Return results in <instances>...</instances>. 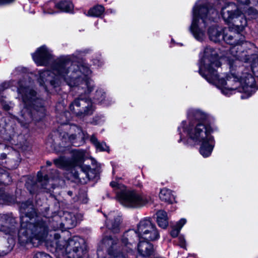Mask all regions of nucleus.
<instances>
[{
	"label": "nucleus",
	"mask_w": 258,
	"mask_h": 258,
	"mask_svg": "<svg viewBox=\"0 0 258 258\" xmlns=\"http://www.w3.org/2000/svg\"><path fill=\"white\" fill-rule=\"evenodd\" d=\"M79 57L75 54L61 56L54 60L51 71L39 73L38 82L47 91L48 85L56 87L62 81L71 87H76L79 97L70 105L71 111L77 116L84 117L92 115L95 106L87 96L94 89V81L90 79L92 71L85 63L76 64Z\"/></svg>",
	"instance_id": "nucleus-1"
},
{
	"label": "nucleus",
	"mask_w": 258,
	"mask_h": 258,
	"mask_svg": "<svg viewBox=\"0 0 258 258\" xmlns=\"http://www.w3.org/2000/svg\"><path fill=\"white\" fill-rule=\"evenodd\" d=\"M238 5L230 3L221 8V15L226 23L230 26L223 30L222 40L233 45L229 49L228 59H240L251 63L250 69L255 74L258 69V57L255 54H250L247 49L253 47V44L244 41V37L240 34L247 26V20L244 13L255 18L258 15V2L255 8H247L249 0H237ZM258 77V76H257Z\"/></svg>",
	"instance_id": "nucleus-2"
},
{
	"label": "nucleus",
	"mask_w": 258,
	"mask_h": 258,
	"mask_svg": "<svg viewBox=\"0 0 258 258\" xmlns=\"http://www.w3.org/2000/svg\"><path fill=\"white\" fill-rule=\"evenodd\" d=\"M240 59L230 58L229 63L230 74L226 80L219 78L217 69L221 66L216 51L207 47L204 51L203 57L199 63V73L209 83L214 84L221 90L226 96H230L236 92H244L241 98L250 97L255 90V80L248 73V69L241 65Z\"/></svg>",
	"instance_id": "nucleus-3"
},
{
	"label": "nucleus",
	"mask_w": 258,
	"mask_h": 258,
	"mask_svg": "<svg viewBox=\"0 0 258 258\" xmlns=\"http://www.w3.org/2000/svg\"><path fill=\"white\" fill-rule=\"evenodd\" d=\"M188 123L182 121L178 127L180 135L179 142L189 139L197 144H200V153L204 157L211 155L214 147V140L211 135L212 129L206 124L207 115L202 111L190 109L187 112Z\"/></svg>",
	"instance_id": "nucleus-4"
},
{
	"label": "nucleus",
	"mask_w": 258,
	"mask_h": 258,
	"mask_svg": "<svg viewBox=\"0 0 258 258\" xmlns=\"http://www.w3.org/2000/svg\"><path fill=\"white\" fill-rule=\"evenodd\" d=\"M218 14L217 9H209L204 0H199L196 3L192 9V22L189 30L197 40L202 42L206 38L207 27V33L211 41L218 42L222 40L223 29L216 25L209 26Z\"/></svg>",
	"instance_id": "nucleus-5"
},
{
	"label": "nucleus",
	"mask_w": 258,
	"mask_h": 258,
	"mask_svg": "<svg viewBox=\"0 0 258 258\" xmlns=\"http://www.w3.org/2000/svg\"><path fill=\"white\" fill-rule=\"evenodd\" d=\"M21 212L24 215L21 217V228L19 237L24 236L26 242H33L34 239L39 241L43 240L48 233L46 223L36 215L32 201H28L21 204Z\"/></svg>",
	"instance_id": "nucleus-6"
},
{
	"label": "nucleus",
	"mask_w": 258,
	"mask_h": 258,
	"mask_svg": "<svg viewBox=\"0 0 258 258\" xmlns=\"http://www.w3.org/2000/svg\"><path fill=\"white\" fill-rule=\"evenodd\" d=\"M18 97L23 101L24 107L20 112L18 121L22 124L27 123L31 119L38 120L45 115L43 101L36 97V92L29 88L26 82L18 83Z\"/></svg>",
	"instance_id": "nucleus-7"
},
{
	"label": "nucleus",
	"mask_w": 258,
	"mask_h": 258,
	"mask_svg": "<svg viewBox=\"0 0 258 258\" xmlns=\"http://www.w3.org/2000/svg\"><path fill=\"white\" fill-rule=\"evenodd\" d=\"M85 155V152L83 150H74L72 151L71 159H67L63 157H60L58 159L54 160L55 165L59 168L71 169V173L73 176L77 179L84 178L83 174L85 177L90 179L92 176L90 174L92 172V169L89 166L82 165L81 163L84 161ZM91 163L93 165H96V167L93 169L95 172H98L100 170V166L97 161L91 158Z\"/></svg>",
	"instance_id": "nucleus-8"
},
{
	"label": "nucleus",
	"mask_w": 258,
	"mask_h": 258,
	"mask_svg": "<svg viewBox=\"0 0 258 258\" xmlns=\"http://www.w3.org/2000/svg\"><path fill=\"white\" fill-rule=\"evenodd\" d=\"M110 184L115 191L117 200L125 207L138 208L149 202V199L135 190L127 189L123 184L116 181H112Z\"/></svg>",
	"instance_id": "nucleus-9"
},
{
	"label": "nucleus",
	"mask_w": 258,
	"mask_h": 258,
	"mask_svg": "<svg viewBox=\"0 0 258 258\" xmlns=\"http://www.w3.org/2000/svg\"><path fill=\"white\" fill-rule=\"evenodd\" d=\"M56 252L58 255L66 256L68 258H82L83 251L82 245L84 240L78 236H74L68 241L60 238L59 234L56 233Z\"/></svg>",
	"instance_id": "nucleus-10"
},
{
	"label": "nucleus",
	"mask_w": 258,
	"mask_h": 258,
	"mask_svg": "<svg viewBox=\"0 0 258 258\" xmlns=\"http://www.w3.org/2000/svg\"><path fill=\"white\" fill-rule=\"evenodd\" d=\"M139 238L147 241H154L159 238V232L150 219L145 218L137 225Z\"/></svg>",
	"instance_id": "nucleus-11"
},
{
	"label": "nucleus",
	"mask_w": 258,
	"mask_h": 258,
	"mask_svg": "<svg viewBox=\"0 0 258 258\" xmlns=\"http://www.w3.org/2000/svg\"><path fill=\"white\" fill-rule=\"evenodd\" d=\"M33 59L38 66H44L48 64L52 60L51 51L45 46L37 48L32 54Z\"/></svg>",
	"instance_id": "nucleus-12"
},
{
	"label": "nucleus",
	"mask_w": 258,
	"mask_h": 258,
	"mask_svg": "<svg viewBox=\"0 0 258 258\" xmlns=\"http://www.w3.org/2000/svg\"><path fill=\"white\" fill-rule=\"evenodd\" d=\"M56 221L57 222L59 219L60 222L56 224L55 229H71L76 226L77 224V220L75 215L68 212H64L62 215L60 217L56 216Z\"/></svg>",
	"instance_id": "nucleus-13"
},
{
	"label": "nucleus",
	"mask_w": 258,
	"mask_h": 258,
	"mask_svg": "<svg viewBox=\"0 0 258 258\" xmlns=\"http://www.w3.org/2000/svg\"><path fill=\"white\" fill-rule=\"evenodd\" d=\"M69 126H67L66 129H68ZM65 142H69L74 145V146H79L77 143V140L84 139V133L79 127L76 125H71L69 126V131L68 133H64L62 136Z\"/></svg>",
	"instance_id": "nucleus-14"
},
{
	"label": "nucleus",
	"mask_w": 258,
	"mask_h": 258,
	"mask_svg": "<svg viewBox=\"0 0 258 258\" xmlns=\"http://www.w3.org/2000/svg\"><path fill=\"white\" fill-rule=\"evenodd\" d=\"M106 217V225L107 227L111 230L113 233H118L120 230L121 223L120 216L116 212H110Z\"/></svg>",
	"instance_id": "nucleus-15"
},
{
	"label": "nucleus",
	"mask_w": 258,
	"mask_h": 258,
	"mask_svg": "<svg viewBox=\"0 0 258 258\" xmlns=\"http://www.w3.org/2000/svg\"><path fill=\"white\" fill-rule=\"evenodd\" d=\"M138 251L137 258H149L154 253L153 246L148 241L141 239L138 245Z\"/></svg>",
	"instance_id": "nucleus-16"
},
{
	"label": "nucleus",
	"mask_w": 258,
	"mask_h": 258,
	"mask_svg": "<svg viewBox=\"0 0 258 258\" xmlns=\"http://www.w3.org/2000/svg\"><path fill=\"white\" fill-rule=\"evenodd\" d=\"M157 222L158 225L163 228H166L168 225L167 213L163 210L158 211L157 213Z\"/></svg>",
	"instance_id": "nucleus-17"
},
{
	"label": "nucleus",
	"mask_w": 258,
	"mask_h": 258,
	"mask_svg": "<svg viewBox=\"0 0 258 258\" xmlns=\"http://www.w3.org/2000/svg\"><path fill=\"white\" fill-rule=\"evenodd\" d=\"M159 198L161 200L168 203H172L174 201V197L170 189L163 188L160 190Z\"/></svg>",
	"instance_id": "nucleus-18"
},
{
	"label": "nucleus",
	"mask_w": 258,
	"mask_h": 258,
	"mask_svg": "<svg viewBox=\"0 0 258 258\" xmlns=\"http://www.w3.org/2000/svg\"><path fill=\"white\" fill-rule=\"evenodd\" d=\"M53 7L59 9L62 12H70L73 9V5L70 1H61L57 4L51 3Z\"/></svg>",
	"instance_id": "nucleus-19"
},
{
	"label": "nucleus",
	"mask_w": 258,
	"mask_h": 258,
	"mask_svg": "<svg viewBox=\"0 0 258 258\" xmlns=\"http://www.w3.org/2000/svg\"><path fill=\"white\" fill-rule=\"evenodd\" d=\"M91 142L95 146L96 150L99 151L109 152V147L104 142H99L95 136H92L90 138Z\"/></svg>",
	"instance_id": "nucleus-20"
},
{
	"label": "nucleus",
	"mask_w": 258,
	"mask_h": 258,
	"mask_svg": "<svg viewBox=\"0 0 258 258\" xmlns=\"http://www.w3.org/2000/svg\"><path fill=\"white\" fill-rule=\"evenodd\" d=\"M38 182L41 185L42 188L46 189L47 191L50 190L51 186L48 184V178L47 175L43 176L41 172H38L37 174Z\"/></svg>",
	"instance_id": "nucleus-21"
},
{
	"label": "nucleus",
	"mask_w": 258,
	"mask_h": 258,
	"mask_svg": "<svg viewBox=\"0 0 258 258\" xmlns=\"http://www.w3.org/2000/svg\"><path fill=\"white\" fill-rule=\"evenodd\" d=\"M186 220L185 219H180L176 224L172 227V229L170 232V235L173 237H176L178 235V234L183 226L186 223Z\"/></svg>",
	"instance_id": "nucleus-22"
},
{
	"label": "nucleus",
	"mask_w": 258,
	"mask_h": 258,
	"mask_svg": "<svg viewBox=\"0 0 258 258\" xmlns=\"http://www.w3.org/2000/svg\"><path fill=\"white\" fill-rule=\"evenodd\" d=\"M105 9L102 5H97L88 11V15L92 17H98L104 12Z\"/></svg>",
	"instance_id": "nucleus-23"
},
{
	"label": "nucleus",
	"mask_w": 258,
	"mask_h": 258,
	"mask_svg": "<svg viewBox=\"0 0 258 258\" xmlns=\"http://www.w3.org/2000/svg\"><path fill=\"white\" fill-rule=\"evenodd\" d=\"M7 221L8 216L7 215H0V231H3L6 234H8L9 232V230L6 225Z\"/></svg>",
	"instance_id": "nucleus-24"
},
{
	"label": "nucleus",
	"mask_w": 258,
	"mask_h": 258,
	"mask_svg": "<svg viewBox=\"0 0 258 258\" xmlns=\"http://www.w3.org/2000/svg\"><path fill=\"white\" fill-rule=\"evenodd\" d=\"M105 99V92L102 89H98L94 97V99L98 103H103Z\"/></svg>",
	"instance_id": "nucleus-25"
},
{
	"label": "nucleus",
	"mask_w": 258,
	"mask_h": 258,
	"mask_svg": "<svg viewBox=\"0 0 258 258\" xmlns=\"http://www.w3.org/2000/svg\"><path fill=\"white\" fill-rule=\"evenodd\" d=\"M0 102L3 109L6 111L10 110L14 106V104L11 101H7L5 100V97L3 96H1L0 97Z\"/></svg>",
	"instance_id": "nucleus-26"
},
{
	"label": "nucleus",
	"mask_w": 258,
	"mask_h": 258,
	"mask_svg": "<svg viewBox=\"0 0 258 258\" xmlns=\"http://www.w3.org/2000/svg\"><path fill=\"white\" fill-rule=\"evenodd\" d=\"M92 61L93 65L97 67H101L104 64V61L100 55L95 56Z\"/></svg>",
	"instance_id": "nucleus-27"
},
{
	"label": "nucleus",
	"mask_w": 258,
	"mask_h": 258,
	"mask_svg": "<svg viewBox=\"0 0 258 258\" xmlns=\"http://www.w3.org/2000/svg\"><path fill=\"white\" fill-rule=\"evenodd\" d=\"M14 81L12 82H5L0 84V94L2 93L6 89L10 87L11 84H13Z\"/></svg>",
	"instance_id": "nucleus-28"
},
{
	"label": "nucleus",
	"mask_w": 258,
	"mask_h": 258,
	"mask_svg": "<svg viewBox=\"0 0 258 258\" xmlns=\"http://www.w3.org/2000/svg\"><path fill=\"white\" fill-rule=\"evenodd\" d=\"M34 258H52L51 256L49 254L43 252H36L34 256Z\"/></svg>",
	"instance_id": "nucleus-29"
},
{
	"label": "nucleus",
	"mask_w": 258,
	"mask_h": 258,
	"mask_svg": "<svg viewBox=\"0 0 258 258\" xmlns=\"http://www.w3.org/2000/svg\"><path fill=\"white\" fill-rule=\"evenodd\" d=\"M179 239V245L183 248L185 247V240L184 238L182 236H180L178 238Z\"/></svg>",
	"instance_id": "nucleus-30"
},
{
	"label": "nucleus",
	"mask_w": 258,
	"mask_h": 258,
	"mask_svg": "<svg viewBox=\"0 0 258 258\" xmlns=\"http://www.w3.org/2000/svg\"><path fill=\"white\" fill-rule=\"evenodd\" d=\"M44 13L49 14H54L55 12L54 11H53L51 8H48L46 6L45 7L44 10Z\"/></svg>",
	"instance_id": "nucleus-31"
},
{
	"label": "nucleus",
	"mask_w": 258,
	"mask_h": 258,
	"mask_svg": "<svg viewBox=\"0 0 258 258\" xmlns=\"http://www.w3.org/2000/svg\"><path fill=\"white\" fill-rule=\"evenodd\" d=\"M26 71V69L23 67H18V68H16L15 70V72H16V73H17V74L18 73H24Z\"/></svg>",
	"instance_id": "nucleus-32"
},
{
	"label": "nucleus",
	"mask_w": 258,
	"mask_h": 258,
	"mask_svg": "<svg viewBox=\"0 0 258 258\" xmlns=\"http://www.w3.org/2000/svg\"><path fill=\"white\" fill-rule=\"evenodd\" d=\"M14 0H0V5L11 3Z\"/></svg>",
	"instance_id": "nucleus-33"
},
{
	"label": "nucleus",
	"mask_w": 258,
	"mask_h": 258,
	"mask_svg": "<svg viewBox=\"0 0 258 258\" xmlns=\"http://www.w3.org/2000/svg\"><path fill=\"white\" fill-rule=\"evenodd\" d=\"M27 188L29 190L30 193L31 194L34 193L35 192L34 189H31L30 188H29L28 186H27Z\"/></svg>",
	"instance_id": "nucleus-34"
},
{
	"label": "nucleus",
	"mask_w": 258,
	"mask_h": 258,
	"mask_svg": "<svg viewBox=\"0 0 258 258\" xmlns=\"http://www.w3.org/2000/svg\"><path fill=\"white\" fill-rule=\"evenodd\" d=\"M46 163H47V165H48V166H50L51 165V163L49 161H47Z\"/></svg>",
	"instance_id": "nucleus-35"
},
{
	"label": "nucleus",
	"mask_w": 258,
	"mask_h": 258,
	"mask_svg": "<svg viewBox=\"0 0 258 258\" xmlns=\"http://www.w3.org/2000/svg\"><path fill=\"white\" fill-rule=\"evenodd\" d=\"M108 11L110 13H113V10H112V9L108 10Z\"/></svg>",
	"instance_id": "nucleus-36"
},
{
	"label": "nucleus",
	"mask_w": 258,
	"mask_h": 258,
	"mask_svg": "<svg viewBox=\"0 0 258 258\" xmlns=\"http://www.w3.org/2000/svg\"><path fill=\"white\" fill-rule=\"evenodd\" d=\"M68 194H69V195H70V196H72V191H69L68 192Z\"/></svg>",
	"instance_id": "nucleus-37"
},
{
	"label": "nucleus",
	"mask_w": 258,
	"mask_h": 258,
	"mask_svg": "<svg viewBox=\"0 0 258 258\" xmlns=\"http://www.w3.org/2000/svg\"><path fill=\"white\" fill-rule=\"evenodd\" d=\"M56 172V177H58V173L56 171H55Z\"/></svg>",
	"instance_id": "nucleus-38"
},
{
	"label": "nucleus",
	"mask_w": 258,
	"mask_h": 258,
	"mask_svg": "<svg viewBox=\"0 0 258 258\" xmlns=\"http://www.w3.org/2000/svg\"><path fill=\"white\" fill-rule=\"evenodd\" d=\"M105 1H107V0H105Z\"/></svg>",
	"instance_id": "nucleus-39"
}]
</instances>
